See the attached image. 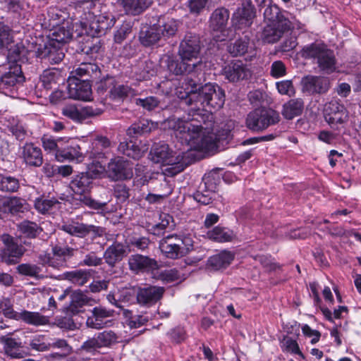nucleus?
I'll use <instances>...</instances> for the list:
<instances>
[{"mask_svg":"<svg viewBox=\"0 0 361 361\" xmlns=\"http://www.w3.org/2000/svg\"><path fill=\"white\" fill-rule=\"evenodd\" d=\"M49 350L51 348L60 350L59 353L50 355V356L54 358H61L72 352V347L68 343L67 341L63 338H49Z\"/></svg>","mask_w":361,"mask_h":361,"instance_id":"c03bdc74","label":"nucleus"},{"mask_svg":"<svg viewBox=\"0 0 361 361\" xmlns=\"http://www.w3.org/2000/svg\"><path fill=\"white\" fill-rule=\"evenodd\" d=\"M72 79L87 80L90 82L97 80L102 75L99 67L93 63H82L71 72Z\"/></svg>","mask_w":361,"mask_h":361,"instance_id":"b1692460","label":"nucleus"},{"mask_svg":"<svg viewBox=\"0 0 361 361\" xmlns=\"http://www.w3.org/2000/svg\"><path fill=\"white\" fill-rule=\"evenodd\" d=\"M152 0H121L125 11L132 15H137L148 8Z\"/></svg>","mask_w":361,"mask_h":361,"instance_id":"a18cd8bd","label":"nucleus"},{"mask_svg":"<svg viewBox=\"0 0 361 361\" xmlns=\"http://www.w3.org/2000/svg\"><path fill=\"white\" fill-rule=\"evenodd\" d=\"M1 240L4 243V247L0 249L1 262L7 265L18 264L25 252L24 246L8 234L3 235Z\"/></svg>","mask_w":361,"mask_h":361,"instance_id":"6e6552de","label":"nucleus"},{"mask_svg":"<svg viewBox=\"0 0 361 361\" xmlns=\"http://www.w3.org/2000/svg\"><path fill=\"white\" fill-rule=\"evenodd\" d=\"M118 149L121 153L128 157L133 159H138L142 157L147 150V148L145 146L139 147L135 142L130 140L128 142H121Z\"/></svg>","mask_w":361,"mask_h":361,"instance_id":"f704fd0d","label":"nucleus"},{"mask_svg":"<svg viewBox=\"0 0 361 361\" xmlns=\"http://www.w3.org/2000/svg\"><path fill=\"white\" fill-rule=\"evenodd\" d=\"M179 244L180 246H192V240L188 237L181 238L177 235H169L162 238L159 242V246L163 244Z\"/></svg>","mask_w":361,"mask_h":361,"instance_id":"0e129e2a","label":"nucleus"},{"mask_svg":"<svg viewBox=\"0 0 361 361\" xmlns=\"http://www.w3.org/2000/svg\"><path fill=\"white\" fill-rule=\"evenodd\" d=\"M3 207L4 214L11 213L12 214H17L28 210L29 204L27 203L26 200L23 198L10 197L3 199Z\"/></svg>","mask_w":361,"mask_h":361,"instance_id":"c756f323","label":"nucleus"},{"mask_svg":"<svg viewBox=\"0 0 361 361\" xmlns=\"http://www.w3.org/2000/svg\"><path fill=\"white\" fill-rule=\"evenodd\" d=\"M132 298V295L127 290L118 291L116 293H110L106 296L109 302L119 308L122 311V314H123V311L126 310L125 307L126 305L130 302Z\"/></svg>","mask_w":361,"mask_h":361,"instance_id":"37998d69","label":"nucleus"},{"mask_svg":"<svg viewBox=\"0 0 361 361\" xmlns=\"http://www.w3.org/2000/svg\"><path fill=\"white\" fill-rule=\"evenodd\" d=\"M130 270L135 274L152 272L159 268L157 262L147 256L135 254L128 258Z\"/></svg>","mask_w":361,"mask_h":361,"instance_id":"6ab92c4d","label":"nucleus"},{"mask_svg":"<svg viewBox=\"0 0 361 361\" xmlns=\"http://www.w3.org/2000/svg\"><path fill=\"white\" fill-rule=\"evenodd\" d=\"M68 140L65 137L62 148L56 152V160L63 162L66 161L81 163L84 161L87 153L85 154L78 145H68Z\"/></svg>","mask_w":361,"mask_h":361,"instance_id":"4be33fe9","label":"nucleus"},{"mask_svg":"<svg viewBox=\"0 0 361 361\" xmlns=\"http://www.w3.org/2000/svg\"><path fill=\"white\" fill-rule=\"evenodd\" d=\"M35 57L47 61L50 63L57 64L64 57L61 45L49 41L48 44L35 50Z\"/></svg>","mask_w":361,"mask_h":361,"instance_id":"f3484780","label":"nucleus"},{"mask_svg":"<svg viewBox=\"0 0 361 361\" xmlns=\"http://www.w3.org/2000/svg\"><path fill=\"white\" fill-rule=\"evenodd\" d=\"M133 92V89L127 85L117 82L116 80L109 91V97L115 101L123 100Z\"/></svg>","mask_w":361,"mask_h":361,"instance_id":"8fccbe9b","label":"nucleus"},{"mask_svg":"<svg viewBox=\"0 0 361 361\" xmlns=\"http://www.w3.org/2000/svg\"><path fill=\"white\" fill-rule=\"evenodd\" d=\"M123 317L126 318L128 325L131 328H139L146 324L149 317L147 315H134L129 310H125L123 314Z\"/></svg>","mask_w":361,"mask_h":361,"instance_id":"864d4df0","label":"nucleus"},{"mask_svg":"<svg viewBox=\"0 0 361 361\" xmlns=\"http://www.w3.org/2000/svg\"><path fill=\"white\" fill-rule=\"evenodd\" d=\"M92 183V178L87 173H81L73 177L69 186L75 195H80V200L85 205L94 210H102L106 203L93 200L88 195Z\"/></svg>","mask_w":361,"mask_h":361,"instance_id":"39448f33","label":"nucleus"},{"mask_svg":"<svg viewBox=\"0 0 361 361\" xmlns=\"http://www.w3.org/2000/svg\"><path fill=\"white\" fill-rule=\"evenodd\" d=\"M90 19V21L82 23L85 32L89 36L86 41L80 45L79 50L81 53L93 57V55L97 54L102 48L100 40L97 37L111 29L116 20L112 16L104 15L93 16Z\"/></svg>","mask_w":361,"mask_h":361,"instance_id":"20e7f679","label":"nucleus"},{"mask_svg":"<svg viewBox=\"0 0 361 361\" xmlns=\"http://www.w3.org/2000/svg\"><path fill=\"white\" fill-rule=\"evenodd\" d=\"M65 137H54L51 135H44L41 138L42 147L48 153H54L56 158V152L62 148Z\"/></svg>","mask_w":361,"mask_h":361,"instance_id":"09e8293b","label":"nucleus"},{"mask_svg":"<svg viewBox=\"0 0 361 361\" xmlns=\"http://www.w3.org/2000/svg\"><path fill=\"white\" fill-rule=\"evenodd\" d=\"M61 230L78 238H82L90 235L92 240L102 236L104 233V228L101 226L85 224L74 220L64 222Z\"/></svg>","mask_w":361,"mask_h":361,"instance_id":"1a4fd4ad","label":"nucleus"},{"mask_svg":"<svg viewBox=\"0 0 361 361\" xmlns=\"http://www.w3.org/2000/svg\"><path fill=\"white\" fill-rule=\"evenodd\" d=\"M161 39V32L156 24L143 28L140 33V41L145 47L155 44Z\"/></svg>","mask_w":361,"mask_h":361,"instance_id":"79ce46f5","label":"nucleus"},{"mask_svg":"<svg viewBox=\"0 0 361 361\" xmlns=\"http://www.w3.org/2000/svg\"><path fill=\"white\" fill-rule=\"evenodd\" d=\"M293 27L291 21L283 23H268L262 32L261 39L264 43H275Z\"/></svg>","mask_w":361,"mask_h":361,"instance_id":"2eb2a0df","label":"nucleus"},{"mask_svg":"<svg viewBox=\"0 0 361 361\" xmlns=\"http://www.w3.org/2000/svg\"><path fill=\"white\" fill-rule=\"evenodd\" d=\"M112 316L113 311L102 307H95L92 311V315L87 317L86 324L90 328L102 329L106 324L105 319Z\"/></svg>","mask_w":361,"mask_h":361,"instance_id":"c85d7f7f","label":"nucleus"},{"mask_svg":"<svg viewBox=\"0 0 361 361\" xmlns=\"http://www.w3.org/2000/svg\"><path fill=\"white\" fill-rule=\"evenodd\" d=\"M192 248V246H180L179 244H168L160 245L159 249L162 253L170 259H178L186 255Z\"/></svg>","mask_w":361,"mask_h":361,"instance_id":"58836bf2","label":"nucleus"},{"mask_svg":"<svg viewBox=\"0 0 361 361\" xmlns=\"http://www.w3.org/2000/svg\"><path fill=\"white\" fill-rule=\"evenodd\" d=\"M59 201L54 198L38 197L35 200V208L41 214L49 212Z\"/></svg>","mask_w":361,"mask_h":361,"instance_id":"4d7b16f0","label":"nucleus"},{"mask_svg":"<svg viewBox=\"0 0 361 361\" xmlns=\"http://www.w3.org/2000/svg\"><path fill=\"white\" fill-rule=\"evenodd\" d=\"M157 73L155 66L152 61H146L145 65L137 73V79L140 80H147Z\"/></svg>","mask_w":361,"mask_h":361,"instance_id":"774afa93","label":"nucleus"},{"mask_svg":"<svg viewBox=\"0 0 361 361\" xmlns=\"http://www.w3.org/2000/svg\"><path fill=\"white\" fill-rule=\"evenodd\" d=\"M185 85H187L186 91L185 92H182L181 91L177 90L176 94L178 98L181 99L182 104H185V98L187 97L195 92H198V90L197 89V82L196 80L192 78L191 76H187L185 78Z\"/></svg>","mask_w":361,"mask_h":361,"instance_id":"052dcab7","label":"nucleus"},{"mask_svg":"<svg viewBox=\"0 0 361 361\" xmlns=\"http://www.w3.org/2000/svg\"><path fill=\"white\" fill-rule=\"evenodd\" d=\"M158 128V123L147 119H142L132 124L127 130V135L130 137L137 136L150 133Z\"/></svg>","mask_w":361,"mask_h":361,"instance_id":"4c0bfd02","label":"nucleus"},{"mask_svg":"<svg viewBox=\"0 0 361 361\" xmlns=\"http://www.w3.org/2000/svg\"><path fill=\"white\" fill-rule=\"evenodd\" d=\"M135 104L137 106H142L144 109L147 111H153L155 109L159 107L160 101L157 97L150 96L145 97L144 99L137 98L135 99Z\"/></svg>","mask_w":361,"mask_h":361,"instance_id":"e2e57ef3","label":"nucleus"},{"mask_svg":"<svg viewBox=\"0 0 361 361\" xmlns=\"http://www.w3.org/2000/svg\"><path fill=\"white\" fill-rule=\"evenodd\" d=\"M225 78L231 82L248 80L252 71L250 65L241 60H233L223 69Z\"/></svg>","mask_w":361,"mask_h":361,"instance_id":"f8f14e48","label":"nucleus"},{"mask_svg":"<svg viewBox=\"0 0 361 361\" xmlns=\"http://www.w3.org/2000/svg\"><path fill=\"white\" fill-rule=\"evenodd\" d=\"M288 12L281 11L276 4H269L264 11V17L269 23H283L290 21L286 16Z\"/></svg>","mask_w":361,"mask_h":361,"instance_id":"a19ab883","label":"nucleus"},{"mask_svg":"<svg viewBox=\"0 0 361 361\" xmlns=\"http://www.w3.org/2000/svg\"><path fill=\"white\" fill-rule=\"evenodd\" d=\"M164 288L149 286L140 289L137 295L138 303L144 305H152L156 303L163 295Z\"/></svg>","mask_w":361,"mask_h":361,"instance_id":"bb28decb","label":"nucleus"},{"mask_svg":"<svg viewBox=\"0 0 361 361\" xmlns=\"http://www.w3.org/2000/svg\"><path fill=\"white\" fill-rule=\"evenodd\" d=\"M304 109V102L302 99H292L283 105L281 114L286 119L291 120L300 116Z\"/></svg>","mask_w":361,"mask_h":361,"instance_id":"c9c22d12","label":"nucleus"},{"mask_svg":"<svg viewBox=\"0 0 361 361\" xmlns=\"http://www.w3.org/2000/svg\"><path fill=\"white\" fill-rule=\"evenodd\" d=\"M229 18V11L225 8L215 9L209 19L210 27L213 31L220 32L222 36H214L216 41H224L228 30L226 29Z\"/></svg>","mask_w":361,"mask_h":361,"instance_id":"a211bd4d","label":"nucleus"},{"mask_svg":"<svg viewBox=\"0 0 361 361\" xmlns=\"http://www.w3.org/2000/svg\"><path fill=\"white\" fill-rule=\"evenodd\" d=\"M20 157L26 165L39 167L43 163V156L40 147L32 142H27L21 148Z\"/></svg>","mask_w":361,"mask_h":361,"instance_id":"393cba45","label":"nucleus"},{"mask_svg":"<svg viewBox=\"0 0 361 361\" xmlns=\"http://www.w3.org/2000/svg\"><path fill=\"white\" fill-rule=\"evenodd\" d=\"M207 235L209 239L217 243L230 242L235 237L232 230L220 226H215L209 231Z\"/></svg>","mask_w":361,"mask_h":361,"instance_id":"ea45409f","label":"nucleus"},{"mask_svg":"<svg viewBox=\"0 0 361 361\" xmlns=\"http://www.w3.org/2000/svg\"><path fill=\"white\" fill-rule=\"evenodd\" d=\"M73 27L69 22L63 23L61 25H54L49 36V42L61 46L69 42L74 37Z\"/></svg>","mask_w":361,"mask_h":361,"instance_id":"a878e982","label":"nucleus"},{"mask_svg":"<svg viewBox=\"0 0 361 361\" xmlns=\"http://www.w3.org/2000/svg\"><path fill=\"white\" fill-rule=\"evenodd\" d=\"M4 344L5 353L13 358H20L23 357L22 351V342L20 338H15L8 336H4L1 338Z\"/></svg>","mask_w":361,"mask_h":361,"instance_id":"2f4dec72","label":"nucleus"},{"mask_svg":"<svg viewBox=\"0 0 361 361\" xmlns=\"http://www.w3.org/2000/svg\"><path fill=\"white\" fill-rule=\"evenodd\" d=\"M49 337L46 335L38 334L34 336L29 342V345L32 350L43 352L49 350Z\"/></svg>","mask_w":361,"mask_h":361,"instance_id":"5fc2aeb1","label":"nucleus"},{"mask_svg":"<svg viewBox=\"0 0 361 361\" xmlns=\"http://www.w3.org/2000/svg\"><path fill=\"white\" fill-rule=\"evenodd\" d=\"M108 176L114 180L130 179L133 176L129 163L122 157L112 159L108 164Z\"/></svg>","mask_w":361,"mask_h":361,"instance_id":"dca6fc26","label":"nucleus"},{"mask_svg":"<svg viewBox=\"0 0 361 361\" xmlns=\"http://www.w3.org/2000/svg\"><path fill=\"white\" fill-rule=\"evenodd\" d=\"M256 17V11L251 0H243L233 14L231 20L235 30L249 28Z\"/></svg>","mask_w":361,"mask_h":361,"instance_id":"9d476101","label":"nucleus"},{"mask_svg":"<svg viewBox=\"0 0 361 361\" xmlns=\"http://www.w3.org/2000/svg\"><path fill=\"white\" fill-rule=\"evenodd\" d=\"M101 348L109 347L117 342L116 334L111 330L104 331L95 335Z\"/></svg>","mask_w":361,"mask_h":361,"instance_id":"bf43d9fd","label":"nucleus"},{"mask_svg":"<svg viewBox=\"0 0 361 361\" xmlns=\"http://www.w3.org/2000/svg\"><path fill=\"white\" fill-rule=\"evenodd\" d=\"M8 51L7 61L9 66L25 63L35 57V50L25 47L23 41H14L10 44Z\"/></svg>","mask_w":361,"mask_h":361,"instance_id":"9b49d317","label":"nucleus"},{"mask_svg":"<svg viewBox=\"0 0 361 361\" xmlns=\"http://www.w3.org/2000/svg\"><path fill=\"white\" fill-rule=\"evenodd\" d=\"M109 146L110 141L108 138L99 137L92 142L91 150L87 152V157L92 159V163L97 161V164H99V159L104 157V149Z\"/></svg>","mask_w":361,"mask_h":361,"instance_id":"473e14b6","label":"nucleus"},{"mask_svg":"<svg viewBox=\"0 0 361 361\" xmlns=\"http://www.w3.org/2000/svg\"><path fill=\"white\" fill-rule=\"evenodd\" d=\"M115 81V78L112 76H109V75H106L104 77L100 75V78L97 80H94L96 82L97 90L99 94H103L107 90H110L111 87L113 86L114 82Z\"/></svg>","mask_w":361,"mask_h":361,"instance_id":"69168bd1","label":"nucleus"},{"mask_svg":"<svg viewBox=\"0 0 361 361\" xmlns=\"http://www.w3.org/2000/svg\"><path fill=\"white\" fill-rule=\"evenodd\" d=\"M225 102L223 89L215 83H207L198 89V92L185 98V105L190 106L189 116H197L202 120L207 111L221 109Z\"/></svg>","mask_w":361,"mask_h":361,"instance_id":"7ed1b4c3","label":"nucleus"},{"mask_svg":"<svg viewBox=\"0 0 361 361\" xmlns=\"http://www.w3.org/2000/svg\"><path fill=\"white\" fill-rule=\"evenodd\" d=\"M150 156L152 161L161 164L164 166L176 165L181 160L180 156H175L169 145L164 143L155 144L151 149Z\"/></svg>","mask_w":361,"mask_h":361,"instance_id":"ddd939ff","label":"nucleus"},{"mask_svg":"<svg viewBox=\"0 0 361 361\" xmlns=\"http://www.w3.org/2000/svg\"><path fill=\"white\" fill-rule=\"evenodd\" d=\"M180 61L173 56H166L165 62L170 73L176 75L190 73L201 65L200 41L198 36L192 33L185 35L178 47Z\"/></svg>","mask_w":361,"mask_h":361,"instance_id":"f03ea898","label":"nucleus"},{"mask_svg":"<svg viewBox=\"0 0 361 361\" xmlns=\"http://www.w3.org/2000/svg\"><path fill=\"white\" fill-rule=\"evenodd\" d=\"M157 26L161 32V37L168 38L173 36L178 30V22L174 19H169L166 22L157 24Z\"/></svg>","mask_w":361,"mask_h":361,"instance_id":"6e6d98bb","label":"nucleus"},{"mask_svg":"<svg viewBox=\"0 0 361 361\" xmlns=\"http://www.w3.org/2000/svg\"><path fill=\"white\" fill-rule=\"evenodd\" d=\"M17 321H23V322L36 326H44L49 324V318L47 316L42 315L37 312H30L23 310L19 312Z\"/></svg>","mask_w":361,"mask_h":361,"instance_id":"72a5a7b5","label":"nucleus"},{"mask_svg":"<svg viewBox=\"0 0 361 361\" xmlns=\"http://www.w3.org/2000/svg\"><path fill=\"white\" fill-rule=\"evenodd\" d=\"M63 278L75 285L83 286L89 281L90 272L85 269H76L64 272Z\"/></svg>","mask_w":361,"mask_h":361,"instance_id":"49530a36","label":"nucleus"},{"mask_svg":"<svg viewBox=\"0 0 361 361\" xmlns=\"http://www.w3.org/2000/svg\"><path fill=\"white\" fill-rule=\"evenodd\" d=\"M17 272L23 276L39 278L40 267L32 264H20L16 267Z\"/></svg>","mask_w":361,"mask_h":361,"instance_id":"680f3d73","label":"nucleus"},{"mask_svg":"<svg viewBox=\"0 0 361 361\" xmlns=\"http://www.w3.org/2000/svg\"><path fill=\"white\" fill-rule=\"evenodd\" d=\"M0 312L8 319H18L19 312L13 309V300L8 297H3L0 299Z\"/></svg>","mask_w":361,"mask_h":361,"instance_id":"603ef678","label":"nucleus"},{"mask_svg":"<svg viewBox=\"0 0 361 361\" xmlns=\"http://www.w3.org/2000/svg\"><path fill=\"white\" fill-rule=\"evenodd\" d=\"M197 118L190 121L170 117L164 121L163 127L173 131L177 140L188 147L204 152H213L218 147L219 139L212 130L196 123Z\"/></svg>","mask_w":361,"mask_h":361,"instance_id":"f257e3e1","label":"nucleus"},{"mask_svg":"<svg viewBox=\"0 0 361 361\" xmlns=\"http://www.w3.org/2000/svg\"><path fill=\"white\" fill-rule=\"evenodd\" d=\"M9 71L0 75V92L8 94L16 85L24 80L20 64L8 66Z\"/></svg>","mask_w":361,"mask_h":361,"instance_id":"4468645a","label":"nucleus"},{"mask_svg":"<svg viewBox=\"0 0 361 361\" xmlns=\"http://www.w3.org/2000/svg\"><path fill=\"white\" fill-rule=\"evenodd\" d=\"M280 121L279 114L271 109H256L246 118V126L252 131H262Z\"/></svg>","mask_w":361,"mask_h":361,"instance_id":"0eeeda50","label":"nucleus"},{"mask_svg":"<svg viewBox=\"0 0 361 361\" xmlns=\"http://www.w3.org/2000/svg\"><path fill=\"white\" fill-rule=\"evenodd\" d=\"M302 55L307 59H313L318 64L320 71L331 73L336 69V58L334 52L321 43H313L302 49Z\"/></svg>","mask_w":361,"mask_h":361,"instance_id":"423d86ee","label":"nucleus"},{"mask_svg":"<svg viewBox=\"0 0 361 361\" xmlns=\"http://www.w3.org/2000/svg\"><path fill=\"white\" fill-rule=\"evenodd\" d=\"M234 256L229 251H222L210 257L207 261V267L213 270L226 268L233 260Z\"/></svg>","mask_w":361,"mask_h":361,"instance_id":"7c9ffc66","label":"nucleus"},{"mask_svg":"<svg viewBox=\"0 0 361 361\" xmlns=\"http://www.w3.org/2000/svg\"><path fill=\"white\" fill-rule=\"evenodd\" d=\"M276 89L280 94L292 97L295 90L291 80H284L276 82Z\"/></svg>","mask_w":361,"mask_h":361,"instance_id":"338daca9","label":"nucleus"},{"mask_svg":"<svg viewBox=\"0 0 361 361\" xmlns=\"http://www.w3.org/2000/svg\"><path fill=\"white\" fill-rule=\"evenodd\" d=\"M19 230L29 238H35L41 232L38 225L32 221H23L18 225Z\"/></svg>","mask_w":361,"mask_h":361,"instance_id":"13d9d810","label":"nucleus"},{"mask_svg":"<svg viewBox=\"0 0 361 361\" xmlns=\"http://www.w3.org/2000/svg\"><path fill=\"white\" fill-rule=\"evenodd\" d=\"M92 84L87 80L71 79L68 84L69 97L83 101L91 100Z\"/></svg>","mask_w":361,"mask_h":361,"instance_id":"aec40b11","label":"nucleus"},{"mask_svg":"<svg viewBox=\"0 0 361 361\" xmlns=\"http://www.w3.org/2000/svg\"><path fill=\"white\" fill-rule=\"evenodd\" d=\"M302 91L309 94H322L329 89V80L321 76L307 75L302 78Z\"/></svg>","mask_w":361,"mask_h":361,"instance_id":"5701e85b","label":"nucleus"},{"mask_svg":"<svg viewBox=\"0 0 361 361\" xmlns=\"http://www.w3.org/2000/svg\"><path fill=\"white\" fill-rule=\"evenodd\" d=\"M98 109L92 106L77 107L75 105H67L62 109V114L77 123H82L87 118L101 114Z\"/></svg>","mask_w":361,"mask_h":361,"instance_id":"412c9836","label":"nucleus"},{"mask_svg":"<svg viewBox=\"0 0 361 361\" xmlns=\"http://www.w3.org/2000/svg\"><path fill=\"white\" fill-rule=\"evenodd\" d=\"M250 38L247 36L240 37L228 45L227 50L233 56H243L247 52Z\"/></svg>","mask_w":361,"mask_h":361,"instance_id":"de8ad7c7","label":"nucleus"},{"mask_svg":"<svg viewBox=\"0 0 361 361\" xmlns=\"http://www.w3.org/2000/svg\"><path fill=\"white\" fill-rule=\"evenodd\" d=\"M126 254V246L121 243L114 242L106 248L103 257L109 267H114L123 259Z\"/></svg>","mask_w":361,"mask_h":361,"instance_id":"cd10ccee","label":"nucleus"},{"mask_svg":"<svg viewBox=\"0 0 361 361\" xmlns=\"http://www.w3.org/2000/svg\"><path fill=\"white\" fill-rule=\"evenodd\" d=\"M20 188L19 180L12 176L0 173V190L5 192H16Z\"/></svg>","mask_w":361,"mask_h":361,"instance_id":"3c124183","label":"nucleus"},{"mask_svg":"<svg viewBox=\"0 0 361 361\" xmlns=\"http://www.w3.org/2000/svg\"><path fill=\"white\" fill-rule=\"evenodd\" d=\"M70 252L69 248H61L60 247H54L52 249L51 255L47 257V263L49 267L60 269L66 266V255Z\"/></svg>","mask_w":361,"mask_h":361,"instance_id":"e433bc0d","label":"nucleus"}]
</instances>
